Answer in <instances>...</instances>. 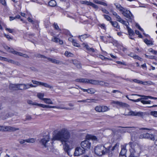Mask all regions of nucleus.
Instances as JSON below:
<instances>
[{
  "mask_svg": "<svg viewBox=\"0 0 157 157\" xmlns=\"http://www.w3.org/2000/svg\"><path fill=\"white\" fill-rule=\"evenodd\" d=\"M53 135L52 139V140H58L60 141L63 145V149L70 156V147L73 146L74 143L73 140L71 138L70 133L68 130L65 128H62L57 131Z\"/></svg>",
  "mask_w": 157,
  "mask_h": 157,
  "instance_id": "f257e3e1",
  "label": "nucleus"
},
{
  "mask_svg": "<svg viewBox=\"0 0 157 157\" xmlns=\"http://www.w3.org/2000/svg\"><path fill=\"white\" fill-rule=\"evenodd\" d=\"M119 143H117L113 147L111 145L105 147L102 145H98L96 146L94 148V151L95 154L98 156H101L107 153L111 154L113 153V150L115 149H117L119 147Z\"/></svg>",
  "mask_w": 157,
  "mask_h": 157,
  "instance_id": "f03ea898",
  "label": "nucleus"
},
{
  "mask_svg": "<svg viewBox=\"0 0 157 157\" xmlns=\"http://www.w3.org/2000/svg\"><path fill=\"white\" fill-rule=\"evenodd\" d=\"M39 144L45 147H49L52 145V142L50 140L49 136H46L43 137L39 141Z\"/></svg>",
  "mask_w": 157,
  "mask_h": 157,
  "instance_id": "7ed1b4c3",
  "label": "nucleus"
},
{
  "mask_svg": "<svg viewBox=\"0 0 157 157\" xmlns=\"http://www.w3.org/2000/svg\"><path fill=\"white\" fill-rule=\"evenodd\" d=\"M37 106L41 107L43 108H56L57 109H64L65 110H71L73 108H69L67 107H62L60 106H51L48 105H44L42 104L37 103Z\"/></svg>",
  "mask_w": 157,
  "mask_h": 157,
  "instance_id": "20e7f679",
  "label": "nucleus"
},
{
  "mask_svg": "<svg viewBox=\"0 0 157 157\" xmlns=\"http://www.w3.org/2000/svg\"><path fill=\"white\" fill-rule=\"evenodd\" d=\"M91 143L87 140H85L82 142L81 143V147L85 151L90 148Z\"/></svg>",
  "mask_w": 157,
  "mask_h": 157,
  "instance_id": "39448f33",
  "label": "nucleus"
},
{
  "mask_svg": "<svg viewBox=\"0 0 157 157\" xmlns=\"http://www.w3.org/2000/svg\"><path fill=\"white\" fill-rule=\"evenodd\" d=\"M121 12L123 15L127 18L131 20L133 19V16L129 10L124 8Z\"/></svg>",
  "mask_w": 157,
  "mask_h": 157,
  "instance_id": "423d86ee",
  "label": "nucleus"
},
{
  "mask_svg": "<svg viewBox=\"0 0 157 157\" xmlns=\"http://www.w3.org/2000/svg\"><path fill=\"white\" fill-rule=\"evenodd\" d=\"M146 113L145 112H137L136 111H130L128 113V114L124 115H125L138 116L142 117L146 115Z\"/></svg>",
  "mask_w": 157,
  "mask_h": 157,
  "instance_id": "0eeeda50",
  "label": "nucleus"
},
{
  "mask_svg": "<svg viewBox=\"0 0 157 157\" xmlns=\"http://www.w3.org/2000/svg\"><path fill=\"white\" fill-rule=\"evenodd\" d=\"M4 132H15L19 130V128H16L14 127L8 126H4Z\"/></svg>",
  "mask_w": 157,
  "mask_h": 157,
  "instance_id": "6e6552de",
  "label": "nucleus"
},
{
  "mask_svg": "<svg viewBox=\"0 0 157 157\" xmlns=\"http://www.w3.org/2000/svg\"><path fill=\"white\" fill-rule=\"evenodd\" d=\"M111 104L117 105L122 107H128L129 106V105L126 103L118 101L112 100L111 101Z\"/></svg>",
  "mask_w": 157,
  "mask_h": 157,
  "instance_id": "1a4fd4ad",
  "label": "nucleus"
},
{
  "mask_svg": "<svg viewBox=\"0 0 157 157\" xmlns=\"http://www.w3.org/2000/svg\"><path fill=\"white\" fill-rule=\"evenodd\" d=\"M85 151L84 149L82 150L80 147H77L75 149L74 155L75 156H78L82 155Z\"/></svg>",
  "mask_w": 157,
  "mask_h": 157,
  "instance_id": "9d476101",
  "label": "nucleus"
},
{
  "mask_svg": "<svg viewBox=\"0 0 157 157\" xmlns=\"http://www.w3.org/2000/svg\"><path fill=\"white\" fill-rule=\"evenodd\" d=\"M78 87L82 90L84 92H87L88 94H93L94 93L96 92V90L93 88H89L87 89H85L82 88L81 87L78 86Z\"/></svg>",
  "mask_w": 157,
  "mask_h": 157,
  "instance_id": "9b49d317",
  "label": "nucleus"
},
{
  "mask_svg": "<svg viewBox=\"0 0 157 157\" xmlns=\"http://www.w3.org/2000/svg\"><path fill=\"white\" fill-rule=\"evenodd\" d=\"M128 24H127L125 26L126 27L128 31V33L130 36L129 38L132 40H133L134 38H132L131 36L134 35L135 33L131 29L129 28V27L128 26Z\"/></svg>",
  "mask_w": 157,
  "mask_h": 157,
  "instance_id": "f8f14e48",
  "label": "nucleus"
},
{
  "mask_svg": "<svg viewBox=\"0 0 157 157\" xmlns=\"http://www.w3.org/2000/svg\"><path fill=\"white\" fill-rule=\"evenodd\" d=\"M142 135L143 136L142 137L143 138L149 139L153 140H155L154 135L152 134L146 133Z\"/></svg>",
  "mask_w": 157,
  "mask_h": 157,
  "instance_id": "ddd939ff",
  "label": "nucleus"
},
{
  "mask_svg": "<svg viewBox=\"0 0 157 157\" xmlns=\"http://www.w3.org/2000/svg\"><path fill=\"white\" fill-rule=\"evenodd\" d=\"M116 18L117 21L125 25H126L127 24H129L128 22L122 19L119 15L117 16Z\"/></svg>",
  "mask_w": 157,
  "mask_h": 157,
  "instance_id": "4468645a",
  "label": "nucleus"
},
{
  "mask_svg": "<svg viewBox=\"0 0 157 157\" xmlns=\"http://www.w3.org/2000/svg\"><path fill=\"white\" fill-rule=\"evenodd\" d=\"M127 145V144H125L124 145H123L121 146V150L120 153V155H125L127 151L126 147Z\"/></svg>",
  "mask_w": 157,
  "mask_h": 157,
  "instance_id": "2eb2a0df",
  "label": "nucleus"
},
{
  "mask_svg": "<svg viewBox=\"0 0 157 157\" xmlns=\"http://www.w3.org/2000/svg\"><path fill=\"white\" fill-rule=\"evenodd\" d=\"M75 81L80 83H87V78H77L75 79Z\"/></svg>",
  "mask_w": 157,
  "mask_h": 157,
  "instance_id": "dca6fc26",
  "label": "nucleus"
},
{
  "mask_svg": "<svg viewBox=\"0 0 157 157\" xmlns=\"http://www.w3.org/2000/svg\"><path fill=\"white\" fill-rule=\"evenodd\" d=\"M89 36L90 35L86 34L81 36H79L78 38L80 40L82 41L83 40L89 37Z\"/></svg>",
  "mask_w": 157,
  "mask_h": 157,
  "instance_id": "f3484780",
  "label": "nucleus"
},
{
  "mask_svg": "<svg viewBox=\"0 0 157 157\" xmlns=\"http://www.w3.org/2000/svg\"><path fill=\"white\" fill-rule=\"evenodd\" d=\"M10 89L12 90H16L18 89V84H11L9 86Z\"/></svg>",
  "mask_w": 157,
  "mask_h": 157,
  "instance_id": "a211bd4d",
  "label": "nucleus"
},
{
  "mask_svg": "<svg viewBox=\"0 0 157 157\" xmlns=\"http://www.w3.org/2000/svg\"><path fill=\"white\" fill-rule=\"evenodd\" d=\"M43 101L44 102L48 104H53V103L51 99L48 98H44L43 99Z\"/></svg>",
  "mask_w": 157,
  "mask_h": 157,
  "instance_id": "6ab92c4d",
  "label": "nucleus"
},
{
  "mask_svg": "<svg viewBox=\"0 0 157 157\" xmlns=\"http://www.w3.org/2000/svg\"><path fill=\"white\" fill-rule=\"evenodd\" d=\"M86 139L90 140H96L97 139V138L95 136H94L90 135H88L86 136Z\"/></svg>",
  "mask_w": 157,
  "mask_h": 157,
  "instance_id": "aec40b11",
  "label": "nucleus"
},
{
  "mask_svg": "<svg viewBox=\"0 0 157 157\" xmlns=\"http://www.w3.org/2000/svg\"><path fill=\"white\" fill-rule=\"evenodd\" d=\"M110 22L112 25L114 27L118 29H120V26L118 25V23L116 21H110Z\"/></svg>",
  "mask_w": 157,
  "mask_h": 157,
  "instance_id": "412c9836",
  "label": "nucleus"
},
{
  "mask_svg": "<svg viewBox=\"0 0 157 157\" xmlns=\"http://www.w3.org/2000/svg\"><path fill=\"white\" fill-rule=\"evenodd\" d=\"M44 93H38L37 94V97L43 101V99L44 98H43L44 96Z\"/></svg>",
  "mask_w": 157,
  "mask_h": 157,
  "instance_id": "4be33fe9",
  "label": "nucleus"
},
{
  "mask_svg": "<svg viewBox=\"0 0 157 157\" xmlns=\"http://www.w3.org/2000/svg\"><path fill=\"white\" fill-rule=\"evenodd\" d=\"M97 80L87 79V83H90L94 85H96Z\"/></svg>",
  "mask_w": 157,
  "mask_h": 157,
  "instance_id": "5701e85b",
  "label": "nucleus"
},
{
  "mask_svg": "<svg viewBox=\"0 0 157 157\" xmlns=\"http://www.w3.org/2000/svg\"><path fill=\"white\" fill-rule=\"evenodd\" d=\"M49 5L51 7H54L56 6V2L54 0H51L48 2Z\"/></svg>",
  "mask_w": 157,
  "mask_h": 157,
  "instance_id": "b1692460",
  "label": "nucleus"
},
{
  "mask_svg": "<svg viewBox=\"0 0 157 157\" xmlns=\"http://www.w3.org/2000/svg\"><path fill=\"white\" fill-rule=\"evenodd\" d=\"M114 5L115 6L116 8L121 12L123 11V10H124V8L119 4L115 3Z\"/></svg>",
  "mask_w": 157,
  "mask_h": 157,
  "instance_id": "393cba45",
  "label": "nucleus"
},
{
  "mask_svg": "<svg viewBox=\"0 0 157 157\" xmlns=\"http://www.w3.org/2000/svg\"><path fill=\"white\" fill-rule=\"evenodd\" d=\"M101 112H104L109 110V108L106 106H101Z\"/></svg>",
  "mask_w": 157,
  "mask_h": 157,
  "instance_id": "a878e982",
  "label": "nucleus"
},
{
  "mask_svg": "<svg viewBox=\"0 0 157 157\" xmlns=\"http://www.w3.org/2000/svg\"><path fill=\"white\" fill-rule=\"evenodd\" d=\"M144 42L147 45H153V42L150 40H148L146 38L144 40Z\"/></svg>",
  "mask_w": 157,
  "mask_h": 157,
  "instance_id": "bb28decb",
  "label": "nucleus"
},
{
  "mask_svg": "<svg viewBox=\"0 0 157 157\" xmlns=\"http://www.w3.org/2000/svg\"><path fill=\"white\" fill-rule=\"evenodd\" d=\"M124 128H126L127 129L125 130V132H130L132 131L135 129V128L134 127H125Z\"/></svg>",
  "mask_w": 157,
  "mask_h": 157,
  "instance_id": "cd10ccee",
  "label": "nucleus"
},
{
  "mask_svg": "<svg viewBox=\"0 0 157 157\" xmlns=\"http://www.w3.org/2000/svg\"><path fill=\"white\" fill-rule=\"evenodd\" d=\"M41 86H43L45 87L49 88L50 89H52L53 87L47 83H44L42 82Z\"/></svg>",
  "mask_w": 157,
  "mask_h": 157,
  "instance_id": "c85d7f7f",
  "label": "nucleus"
},
{
  "mask_svg": "<svg viewBox=\"0 0 157 157\" xmlns=\"http://www.w3.org/2000/svg\"><path fill=\"white\" fill-rule=\"evenodd\" d=\"M9 52L18 56H19L20 54H21L20 52H17L16 51L14 50L13 49H11L9 51Z\"/></svg>",
  "mask_w": 157,
  "mask_h": 157,
  "instance_id": "c756f323",
  "label": "nucleus"
},
{
  "mask_svg": "<svg viewBox=\"0 0 157 157\" xmlns=\"http://www.w3.org/2000/svg\"><path fill=\"white\" fill-rule=\"evenodd\" d=\"M27 103L29 105H37V103H36V102H33L31 100H27Z\"/></svg>",
  "mask_w": 157,
  "mask_h": 157,
  "instance_id": "7c9ffc66",
  "label": "nucleus"
},
{
  "mask_svg": "<svg viewBox=\"0 0 157 157\" xmlns=\"http://www.w3.org/2000/svg\"><path fill=\"white\" fill-rule=\"evenodd\" d=\"M35 140L34 138H29L26 140V141L28 143H32L35 142Z\"/></svg>",
  "mask_w": 157,
  "mask_h": 157,
  "instance_id": "2f4dec72",
  "label": "nucleus"
},
{
  "mask_svg": "<svg viewBox=\"0 0 157 157\" xmlns=\"http://www.w3.org/2000/svg\"><path fill=\"white\" fill-rule=\"evenodd\" d=\"M132 95H137L139 97H143L144 98H142V99H148V98H149V97H150V96H144V95H139V94H132Z\"/></svg>",
  "mask_w": 157,
  "mask_h": 157,
  "instance_id": "473e14b6",
  "label": "nucleus"
},
{
  "mask_svg": "<svg viewBox=\"0 0 157 157\" xmlns=\"http://www.w3.org/2000/svg\"><path fill=\"white\" fill-rule=\"evenodd\" d=\"M95 111L98 112H101V106H97L95 108Z\"/></svg>",
  "mask_w": 157,
  "mask_h": 157,
  "instance_id": "72a5a7b5",
  "label": "nucleus"
},
{
  "mask_svg": "<svg viewBox=\"0 0 157 157\" xmlns=\"http://www.w3.org/2000/svg\"><path fill=\"white\" fill-rule=\"evenodd\" d=\"M62 62L61 61L58 60H56L55 59H54L53 63L56 64H62Z\"/></svg>",
  "mask_w": 157,
  "mask_h": 157,
  "instance_id": "f704fd0d",
  "label": "nucleus"
},
{
  "mask_svg": "<svg viewBox=\"0 0 157 157\" xmlns=\"http://www.w3.org/2000/svg\"><path fill=\"white\" fill-rule=\"evenodd\" d=\"M18 89L20 90H25L24 84H18Z\"/></svg>",
  "mask_w": 157,
  "mask_h": 157,
  "instance_id": "c9c22d12",
  "label": "nucleus"
},
{
  "mask_svg": "<svg viewBox=\"0 0 157 157\" xmlns=\"http://www.w3.org/2000/svg\"><path fill=\"white\" fill-rule=\"evenodd\" d=\"M80 3L82 4H86L87 5H90L91 2H90L86 1H81L80 2Z\"/></svg>",
  "mask_w": 157,
  "mask_h": 157,
  "instance_id": "e433bc0d",
  "label": "nucleus"
},
{
  "mask_svg": "<svg viewBox=\"0 0 157 157\" xmlns=\"http://www.w3.org/2000/svg\"><path fill=\"white\" fill-rule=\"evenodd\" d=\"M64 55L67 57H72L73 56L72 54L67 51L65 52Z\"/></svg>",
  "mask_w": 157,
  "mask_h": 157,
  "instance_id": "4c0bfd02",
  "label": "nucleus"
},
{
  "mask_svg": "<svg viewBox=\"0 0 157 157\" xmlns=\"http://www.w3.org/2000/svg\"><path fill=\"white\" fill-rule=\"evenodd\" d=\"M93 99H87L86 100H79L78 101V102H90V101H92L93 100Z\"/></svg>",
  "mask_w": 157,
  "mask_h": 157,
  "instance_id": "58836bf2",
  "label": "nucleus"
},
{
  "mask_svg": "<svg viewBox=\"0 0 157 157\" xmlns=\"http://www.w3.org/2000/svg\"><path fill=\"white\" fill-rule=\"evenodd\" d=\"M32 82L35 84H36L38 85L41 86L42 82H39L37 81L32 80Z\"/></svg>",
  "mask_w": 157,
  "mask_h": 157,
  "instance_id": "ea45409f",
  "label": "nucleus"
},
{
  "mask_svg": "<svg viewBox=\"0 0 157 157\" xmlns=\"http://www.w3.org/2000/svg\"><path fill=\"white\" fill-rule=\"evenodd\" d=\"M96 85H100L103 86L105 84V82L97 80V83Z\"/></svg>",
  "mask_w": 157,
  "mask_h": 157,
  "instance_id": "a19ab883",
  "label": "nucleus"
},
{
  "mask_svg": "<svg viewBox=\"0 0 157 157\" xmlns=\"http://www.w3.org/2000/svg\"><path fill=\"white\" fill-rule=\"evenodd\" d=\"M103 16L108 21H111V17L108 15H103Z\"/></svg>",
  "mask_w": 157,
  "mask_h": 157,
  "instance_id": "79ce46f5",
  "label": "nucleus"
},
{
  "mask_svg": "<svg viewBox=\"0 0 157 157\" xmlns=\"http://www.w3.org/2000/svg\"><path fill=\"white\" fill-rule=\"evenodd\" d=\"M53 26L55 29L57 30H60V29L59 28L57 23H54L53 24Z\"/></svg>",
  "mask_w": 157,
  "mask_h": 157,
  "instance_id": "37998d69",
  "label": "nucleus"
},
{
  "mask_svg": "<svg viewBox=\"0 0 157 157\" xmlns=\"http://www.w3.org/2000/svg\"><path fill=\"white\" fill-rule=\"evenodd\" d=\"M72 44L73 45L77 47H80V44L78 43H77L75 40L73 42Z\"/></svg>",
  "mask_w": 157,
  "mask_h": 157,
  "instance_id": "c03bdc74",
  "label": "nucleus"
},
{
  "mask_svg": "<svg viewBox=\"0 0 157 157\" xmlns=\"http://www.w3.org/2000/svg\"><path fill=\"white\" fill-rule=\"evenodd\" d=\"M151 114L155 117H157V111H151Z\"/></svg>",
  "mask_w": 157,
  "mask_h": 157,
  "instance_id": "a18cd8bd",
  "label": "nucleus"
},
{
  "mask_svg": "<svg viewBox=\"0 0 157 157\" xmlns=\"http://www.w3.org/2000/svg\"><path fill=\"white\" fill-rule=\"evenodd\" d=\"M141 102L144 104H150L151 103V101H146L144 100H141Z\"/></svg>",
  "mask_w": 157,
  "mask_h": 157,
  "instance_id": "49530a36",
  "label": "nucleus"
},
{
  "mask_svg": "<svg viewBox=\"0 0 157 157\" xmlns=\"http://www.w3.org/2000/svg\"><path fill=\"white\" fill-rule=\"evenodd\" d=\"M143 84L144 85L148 84V85H154V83L151 81H147L143 82Z\"/></svg>",
  "mask_w": 157,
  "mask_h": 157,
  "instance_id": "de8ad7c7",
  "label": "nucleus"
},
{
  "mask_svg": "<svg viewBox=\"0 0 157 157\" xmlns=\"http://www.w3.org/2000/svg\"><path fill=\"white\" fill-rule=\"evenodd\" d=\"M132 81H133L134 82H136V83L143 84V82L142 81L138 80L137 79H132Z\"/></svg>",
  "mask_w": 157,
  "mask_h": 157,
  "instance_id": "09e8293b",
  "label": "nucleus"
},
{
  "mask_svg": "<svg viewBox=\"0 0 157 157\" xmlns=\"http://www.w3.org/2000/svg\"><path fill=\"white\" fill-rule=\"evenodd\" d=\"M90 6H92L93 8H95V9H98V6L97 5L94 4L92 2H90Z\"/></svg>",
  "mask_w": 157,
  "mask_h": 157,
  "instance_id": "8fccbe9b",
  "label": "nucleus"
},
{
  "mask_svg": "<svg viewBox=\"0 0 157 157\" xmlns=\"http://www.w3.org/2000/svg\"><path fill=\"white\" fill-rule=\"evenodd\" d=\"M82 45L84 47H85L86 48V49L87 50H88L90 48L88 45L86 44L83 43Z\"/></svg>",
  "mask_w": 157,
  "mask_h": 157,
  "instance_id": "3c124183",
  "label": "nucleus"
},
{
  "mask_svg": "<svg viewBox=\"0 0 157 157\" xmlns=\"http://www.w3.org/2000/svg\"><path fill=\"white\" fill-rule=\"evenodd\" d=\"M149 51L150 52H152L153 54L156 55L157 54V51L154 50H153L152 49H149Z\"/></svg>",
  "mask_w": 157,
  "mask_h": 157,
  "instance_id": "603ef678",
  "label": "nucleus"
},
{
  "mask_svg": "<svg viewBox=\"0 0 157 157\" xmlns=\"http://www.w3.org/2000/svg\"><path fill=\"white\" fill-rule=\"evenodd\" d=\"M133 58L135 59H138L139 60H140V61H141V60L142 59V58L136 55H134Z\"/></svg>",
  "mask_w": 157,
  "mask_h": 157,
  "instance_id": "864d4df0",
  "label": "nucleus"
},
{
  "mask_svg": "<svg viewBox=\"0 0 157 157\" xmlns=\"http://www.w3.org/2000/svg\"><path fill=\"white\" fill-rule=\"evenodd\" d=\"M59 39V38H57L54 37L52 39V40L53 41H54L56 43H58Z\"/></svg>",
  "mask_w": 157,
  "mask_h": 157,
  "instance_id": "5fc2aeb1",
  "label": "nucleus"
},
{
  "mask_svg": "<svg viewBox=\"0 0 157 157\" xmlns=\"http://www.w3.org/2000/svg\"><path fill=\"white\" fill-rule=\"evenodd\" d=\"M37 57L38 58H41L46 59L47 58V57L46 56L41 54H38L37 55Z\"/></svg>",
  "mask_w": 157,
  "mask_h": 157,
  "instance_id": "6e6d98bb",
  "label": "nucleus"
},
{
  "mask_svg": "<svg viewBox=\"0 0 157 157\" xmlns=\"http://www.w3.org/2000/svg\"><path fill=\"white\" fill-rule=\"evenodd\" d=\"M5 29L6 31H8L10 33H12L13 32V31L14 30L13 29L7 28H5Z\"/></svg>",
  "mask_w": 157,
  "mask_h": 157,
  "instance_id": "4d7b16f0",
  "label": "nucleus"
},
{
  "mask_svg": "<svg viewBox=\"0 0 157 157\" xmlns=\"http://www.w3.org/2000/svg\"><path fill=\"white\" fill-rule=\"evenodd\" d=\"M21 54H20V55H19V56H22L24 57L27 58H29V57L26 54H23L21 52Z\"/></svg>",
  "mask_w": 157,
  "mask_h": 157,
  "instance_id": "13d9d810",
  "label": "nucleus"
},
{
  "mask_svg": "<svg viewBox=\"0 0 157 157\" xmlns=\"http://www.w3.org/2000/svg\"><path fill=\"white\" fill-rule=\"evenodd\" d=\"M76 67L78 69H80L81 68V65L80 63L78 62L77 63V64L75 65Z\"/></svg>",
  "mask_w": 157,
  "mask_h": 157,
  "instance_id": "bf43d9fd",
  "label": "nucleus"
},
{
  "mask_svg": "<svg viewBox=\"0 0 157 157\" xmlns=\"http://www.w3.org/2000/svg\"><path fill=\"white\" fill-rule=\"evenodd\" d=\"M0 2H1L3 5L6 6V2L5 0H0Z\"/></svg>",
  "mask_w": 157,
  "mask_h": 157,
  "instance_id": "052dcab7",
  "label": "nucleus"
},
{
  "mask_svg": "<svg viewBox=\"0 0 157 157\" xmlns=\"http://www.w3.org/2000/svg\"><path fill=\"white\" fill-rule=\"evenodd\" d=\"M25 90H26L30 88V86L29 84H24Z\"/></svg>",
  "mask_w": 157,
  "mask_h": 157,
  "instance_id": "680f3d73",
  "label": "nucleus"
},
{
  "mask_svg": "<svg viewBox=\"0 0 157 157\" xmlns=\"http://www.w3.org/2000/svg\"><path fill=\"white\" fill-rule=\"evenodd\" d=\"M27 20H28V21L29 22H30L31 23H32V24H34V21H33L31 18H30V17H29L28 18H27Z\"/></svg>",
  "mask_w": 157,
  "mask_h": 157,
  "instance_id": "e2e57ef3",
  "label": "nucleus"
},
{
  "mask_svg": "<svg viewBox=\"0 0 157 157\" xmlns=\"http://www.w3.org/2000/svg\"><path fill=\"white\" fill-rule=\"evenodd\" d=\"M32 119V117L31 116L28 115L26 116L25 120L27 121H29Z\"/></svg>",
  "mask_w": 157,
  "mask_h": 157,
  "instance_id": "0e129e2a",
  "label": "nucleus"
},
{
  "mask_svg": "<svg viewBox=\"0 0 157 157\" xmlns=\"http://www.w3.org/2000/svg\"><path fill=\"white\" fill-rule=\"evenodd\" d=\"M5 36L9 40H12V38L9 35L7 34H5Z\"/></svg>",
  "mask_w": 157,
  "mask_h": 157,
  "instance_id": "69168bd1",
  "label": "nucleus"
},
{
  "mask_svg": "<svg viewBox=\"0 0 157 157\" xmlns=\"http://www.w3.org/2000/svg\"><path fill=\"white\" fill-rule=\"evenodd\" d=\"M136 26L138 27V29L140 30H141V31H142V32H143L144 31V30H143V29H142L140 27V25L138 24H136Z\"/></svg>",
  "mask_w": 157,
  "mask_h": 157,
  "instance_id": "338daca9",
  "label": "nucleus"
},
{
  "mask_svg": "<svg viewBox=\"0 0 157 157\" xmlns=\"http://www.w3.org/2000/svg\"><path fill=\"white\" fill-rule=\"evenodd\" d=\"M49 61L51 62V63H52L53 62V59H54L51 58H49L47 57L46 58Z\"/></svg>",
  "mask_w": 157,
  "mask_h": 157,
  "instance_id": "774afa93",
  "label": "nucleus"
}]
</instances>
